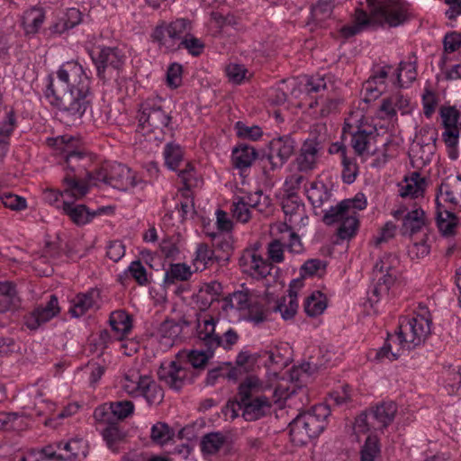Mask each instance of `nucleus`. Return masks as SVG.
Listing matches in <instances>:
<instances>
[{"label":"nucleus","instance_id":"obj_36","mask_svg":"<svg viewBox=\"0 0 461 461\" xmlns=\"http://www.w3.org/2000/svg\"><path fill=\"white\" fill-rule=\"evenodd\" d=\"M18 303L15 286L10 282L0 283V313H4Z\"/></svg>","mask_w":461,"mask_h":461},{"label":"nucleus","instance_id":"obj_35","mask_svg":"<svg viewBox=\"0 0 461 461\" xmlns=\"http://www.w3.org/2000/svg\"><path fill=\"white\" fill-rule=\"evenodd\" d=\"M227 438L221 432H210L201 439V450L206 455L216 454L226 443Z\"/></svg>","mask_w":461,"mask_h":461},{"label":"nucleus","instance_id":"obj_14","mask_svg":"<svg viewBox=\"0 0 461 461\" xmlns=\"http://www.w3.org/2000/svg\"><path fill=\"white\" fill-rule=\"evenodd\" d=\"M49 143L64 156L71 171H75L76 162L85 158V153L77 148V140L71 136H59L50 139Z\"/></svg>","mask_w":461,"mask_h":461},{"label":"nucleus","instance_id":"obj_42","mask_svg":"<svg viewBox=\"0 0 461 461\" xmlns=\"http://www.w3.org/2000/svg\"><path fill=\"white\" fill-rule=\"evenodd\" d=\"M289 431L291 440L298 446L305 445L312 438L298 416L290 422Z\"/></svg>","mask_w":461,"mask_h":461},{"label":"nucleus","instance_id":"obj_21","mask_svg":"<svg viewBox=\"0 0 461 461\" xmlns=\"http://www.w3.org/2000/svg\"><path fill=\"white\" fill-rule=\"evenodd\" d=\"M426 224V213L420 207H418L407 212L403 215L401 232L404 236H412L420 232Z\"/></svg>","mask_w":461,"mask_h":461},{"label":"nucleus","instance_id":"obj_46","mask_svg":"<svg viewBox=\"0 0 461 461\" xmlns=\"http://www.w3.org/2000/svg\"><path fill=\"white\" fill-rule=\"evenodd\" d=\"M215 348L194 349L188 353L187 360L194 368H203L213 356Z\"/></svg>","mask_w":461,"mask_h":461},{"label":"nucleus","instance_id":"obj_3","mask_svg":"<svg viewBox=\"0 0 461 461\" xmlns=\"http://www.w3.org/2000/svg\"><path fill=\"white\" fill-rule=\"evenodd\" d=\"M366 199L363 194H357L352 199H345L336 206L325 211L323 222L327 225L339 223L337 237L341 240L354 238L359 228L358 212L366 207Z\"/></svg>","mask_w":461,"mask_h":461},{"label":"nucleus","instance_id":"obj_4","mask_svg":"<svg viewBox=\"0 0 461 461\" xmlns=\"http://www.w3.org/2000/svg\"><path fill=\"white\" fill-rule=\"evenodd\" d=\"M90 56L97 77L104 82L117 78L127 59L124 50L117 46L98 45L90 51Z\"/></svg>","mask_w":461,"mask_h":461},{"label":"nucleus","instance_id":"obj_2","mask_svg":"<svg viewBox=\"0 0 461 461\" xmlns=\"http://www.w3.org/2000/svg\"><path fill=\"white\" fill-rule=\"evenodd\" d=\"M368 12L357 9L352 24L345 25L340 33L350 38L371 23L396 27L408 20L407 5L399 0H366Z\"/></svg>","mask_w":461,"mask_h":461},{"label":"nucleus","instance_id":"obj_23","mask_svg":"<svg viewBox=\"0 0 461 461\" xmlns=\"http://www.w3.org/2000/svg\"><path fill=\"white\" fill-rule=\"evenodd\" d=\"M262 391L261 381L257 376L249 375L240 384L235 398L242 404L256 397H262Z\"/></svg>","mask_w":461,"mask_h":461},{"label":"nucleus","instance_id":"obj_56","mask_svg":"<svg viewBox=\"0 0 461 461\" xmlns=\"http://www.w3.org/2000/svg\"><path fill=\"white\" fill-rule=\"evenodd\" d=\"M232 216L237 221L246 223L249 221L250 208L245 203L244 197H238L231 205Z\"/></svg>","mask_w":461,"mask_h":461},{"label":"nucleus","instance_id":"obj_45","mask_svg":"<svg viewBox=\"0 0 461 461\" xmlns=\"http://www.w3.org/2000/svg\"><path fill=\"white\" fill-rule=\"evenodd\" d=\"M372 137V131H366V130L361 129L353 133L351 138V146L357 155L363 156L367 151Z\"/></svg>","mask_w":461,"mask_h":461},{"label":"nucleus","instance_id":"obj_17","mask_svg":"<svg viewBox=\"0 0 461 461\" xmlns=\"http://www.w3.org/2000/svg\"><path fill=\"white\" fill-rule=\"evenodd\" d=\"M371 427L374 430H383L394 420L397 405L393 402H384L369 410Z\"/></svg>","mask_w":461,"mask_h":461},{"label":"nucleus","instance_id":"obj_28","mask_svg":"<svg viewBox=\"0 0 461 461\" xmlns=\"http://www.w3.org/2000/svg\"><path fill=\"white\" fill-rule=\"evenodd\" d=\"M109 322L116 340H122L131 330L130 316L123 311H116L111 313Z\"/></svg>","mask_w":461,"mask_h":461},{"label":"nucleus","instance_id":"obj_38","mask_svg":"<svg viewBox=\"0 0 461 461\" xmlns=\"http://www.w3.org/2000/svg\"><path fill=\"white\" fill-rule=\"evenodd\" d=\"M401 347L398 344V339L395 334L388 335L384 346L376 351L375 359L379 361L389 360L393 361L398 359L400 356Z\"/></svg>","mask_w":461,"mask_h":461},{"label":"nucleus","instance_id":"obj_51","mask_svg":"<svg viewBox=\"0 0 461 461\" xmlns=\"http://www.w3.org/2000/svg\"><path fill=\"white\" fill-rule=\"evenodd\" d=\"M15 127L14 113L10 111L7 113L6 120L0 125V149H5L9 144V138Z\"/></svg>","mask_w":461,"mask_h":461},{"label":"nucleus","instance_id":"obj_48","mask_svg":"<svg viewBox=\"0 0 461 461\" xmlns=\"http://www.w3.org/2000/svg\"><path fill=\"white\" fill-rule=\"evenodd\" d=\"M442 138L447 148L449 158L456 160L458 158L456 146L459 140V131L457 128L446 129L442 134Z\"/></svg>","mask_w":461,"mask_h":461},{"label":"nucleus","instance_id":"obj_22","mask_svg":"<svg viewBox=\"0 0 461 461\" xmlns=\"http://www.w3.org/2000/svg\"><path fill=\"white\" fill-rule=\"evenodd\" d=\"M99 308V292L97 290H90L86 294H80L73 300V305L69 312L74 317H80L89 310H96Z\"/></svg>","mask_w":461,"mask_h":461},{"label":"nucleus","instance_id":"obj_5","mask_svg":"<svg viewBox=\"0 0 461 461\" xmlns=\"http://www.w3.org/2000/svg\"><path fill=\"white\" fill-rule=\"evenodd\" d=\"M121 388L131 397H143L149 404L159 403L164 397L162 388L148 375L129 369L122 378Z\"/></svg>","mask_w":461,"mask_h":461},{"label":"nucleus","instance_id":"obj_32","mask_svg":"<svg viewBox=\"0 0 461 461\" xmlns=\"http://www.w3.org/2000/svg\"><path fill=\"white\" fill-rule=\"evenodd\" d=\"M307 198L314 208H321L331 197V192L322 182H312L306 189Z\"/></svg>","mask_w":461,"mask_h":461},{"label":"nucleus","instance_id":"obj_12","mask_svg":"<svg viewBox=\"0 0 461 461\" xmlns=\"http://www.w3.org/2000/svg\"><path fill=\"white\" fill-rule=\"evenodd\" d=\"M322 149L321 140L316 135H311L303 142L293 165L300 173L313 171L318 166Z\"/></svg>","mask_w":461,"mask_h":461},{"label":"nucleus","instance_id":"obj_10","mask_svg":"<svg viewBox=\"0 0 461 461\" xmlns=\"http://www.w3.org/2000/svg\"><path fill=\"white\" fill-rule=\"evenodd\" d=\"M397 262L395 256L386 255L375 263L374 274L377 282L372 289V295L369 297L372 303L379 302L384 295L388 294L391 285H393L396 279L394 264Z\"/></svg>","mask_w":461,"mask_h":461},{"label":"nucleus","instance_id":"obj_37","mask_svg":"<svg viewBox=\"0 0 461 461\" xmlns=\"http://www.w3.org/2000/svg\"><path fill=\"white\" fill-rule=\"evenodd\" d=\"M458 219L456 214L447 209L441 211L438 210L437 212V224L439 231L444 236H451L455 233L457 226Z\"/></svg>","mask_w":461,"mask_h":461},{"label":"nucleus","instance_id":"obj_19","mask_svg":"<svg viewBox=\"0 0 461 461\" xmlns=\"http://www.w3.org/2000/svg\"><path fill=\"white\" fill-rule=\"evenodd\" d=\"M240 266L247 267L252 276L267 277L271 274L272 264L264 259L257 251H248L240 259Z\"/></svg>","mask_w":461,"mask_h":461},{"label":"nucleus","instance_id":"obj_59","mask_svg":"<svg viewBox=\"0 0 461 461\" xmlns=\"http://www.w3.org/2000/svg\"><path fill=\"white\" fill-rule=\"evenodd\" d=\"M406 70V76L408 78V81L411 83L416 78V56L412 53L409 57V61L404 62L402 61L399 64V68L397 70V81L400 86H402L403 84L402 83L401 75L402 71Z\"/></svg>","mask_w":461,"mask_h":461},{"label":"nucleus","instance_id":"obj_43","mask_svg":"<svg viewBox=\"0 0 461 461\" xmlns=\"http://www.w3.org/2000/svg\"><path fill=\"white\" fill-rule=\"evenodd\" d=\"M103 438L104 441L106 442L107 447L113 451V452H118L119 451V445L121 442L123 441L124 434L118 426L114 425L113 423L111 425H108L104 430H103Z\"/></svg>","mask_w":461,"mask_h":461},{"label":"nucleus","instance_id":"obj_64","mask_svg":"<svg viewBox=\"0 0 461 461\" xmlns=\"http://www.w3.org/2000/svg\"><path fill=\"white\" fill-rule=\"evenodd\" d=\"M445 53H452L461 47V34L456 32L446 33L443 39Z\"/></svg>","mask_w":461,"mask_h":461},{"label":"nucleus","instance_id":"obj_15","mask_svg":"<svg viewBox=\"0 0 461 461\" xmlns=\"http://www.w3.org/2000/svg\"><path fill=\"white\" fill-rule=\"evenodd\" d=\"M330 410L326 405L314 406L312 411L298 415L312 438L318 437L326 427Z\"/></svg>","mask_w":461,"mask_h":461},{"label":"nucleus","instance_id":"obj_26","mask_svg":"<svg viewBox=\"0 0 461 461\" xmlns=\"http://www.w3.org/2000/svg\"><path fill=\"white\" fill-rule=\"evenodd\" d=\"M45 21V11L41 7H32L25 11L22 26L26 35H35L39 32L41 25Z\"/></svg>","mask_w":461,"mask_h":461},{"label":"nucleus","instance_id":"obj_53","mask_svg":"<svg viewBox=\"0 0 461 461\" xmlns=\"http://www.w3.org/2000/svg\"><path fill=\"white\" fill-rule=\"evenodd\" d=\"M253 300L248 291H237L227 299V305L238 311L247 310Z\"/></svg>","mask_w":461,"mask_h":461},{"label":"nucleus","instance_id":"obj_24","mask_svg":"<svg viewBox=\"0 0 461 461\" xmlns=\"http://www.w3.org/2000/svg\"><path fill=\"white\" fill-rule=\"evenodd\" d=\"M282 209L290 223L303 220L305 215L304 203L297 194H287L282 200Z\"/></svg>","mask_w":461,"mask_h":461},{"label":"nucleus","instance_id":"obj_27","mask_svg":"<svg viewBox=\"0 0 461 461\" xmlns=\"http://www.w3.org/2000/svg\"><path fill=\"white\" fill-rule=\"evenodd\" d=\"M258 153L253 146L240 144L232 150V161L235 167L244 170L251 167L258 158Z\"/></svg>","mask_w":461,"mask_h":461},{"label":"nucleus","instance_id":"obj_34","mask_svg":"<svg viewBox=\"0 0 461 461\" xmlns=\"http://www.w3.org/2000/svg\"><path fill=\"white\" fill-rule=\"evenodd\" d=\"M191 275L192 271L187 265L182 263L170 264L165 273L164 285L169 287L176 282L186 281L190 278Z\"/></svg>","mask_w":461,"mask_h":461},{"label":"nucleus","instance_id":"obj_58","mask_svg":"<svg viewBox=\"0 0 461 461\" xmlns=\"http://www.w3.org/2000/svg\"><path fill=\"white\" fill-rule=\"evenodd\" d=\"M180 49H185L189 54L196 57L203 51L204 44L200 39L190 33L179 43V50Z\"/></svg>","mask_w":461,"mask_h":461},{"label":"nucleus","instance_id":"obj_29","mask_svg":"<svg viewBox=\"0 0 461 461\" xmlns=\"http://www.w3.org/2000/svg\"><path fill=\"white\" fill-rule=\"evenodd\" d=\"M198 339L207 348H217L221 344V337L215 334V321L213 318L203 321L198 327Z\"/></svg>","mask_w":461,"mask_h":461},{"label":"nucleus","instance_id":"obj_60","mask_svg":"<svg viewBox=\"0 0 461 461\" xmlns=\"http://www.w3.org/2000/svg\"><path fill=\"white\" fill-rule=\"evenodd\" d=\"M0 201L5 207L15 211L22 210L26 207V201L24 198L9 192L1 193Z\"/></svg>","mask_w":461,"mask_h":461},{"label":"nucleus","instance_id":"obj_41","mask_svg":"<svg viewBox=\"0 0 461 461\" xmlns=\"http://www.w3.org/2000/svg\"><path fill=\"white\" fill-rule=\"evenodd\" d=\"M215 260L216 257L214 256V251L211 249L208 245L204 243L198 245L195 251V258H194V266L196 271H202L209 266H212Z\"/></svg>","mask_w":461,"mask_h":461},{"label":"nucleus","instance_id":"obj_33","mask_svg":"<svg viewBox=\"0 0 461 461\" xmlns=\"http://www.w3.org/2000/svg\"><path fill=\"white\" fill-rule=\"evenodd\" d=\"M63 193L75 199L83 198L89 191V185L83 180L77 179L70 173H67L63 178Z\"/></svg>","mask_w":461,"mask_h":461},{"label":"nucleus","instance_id":"obj_40","mask_svg":"<svg viewBox=\"0 0 461 461\" xmlns=\"http://www.w3.org/2000/svg\"><path fill=\"white\" fill-rule=\"evenodd\" d=\"M326 307V298L319 291L312 293L304 302V311L311 317L321 314Z\"/></svg>","mask_w":461,"mask_h":461},{"label":"nucleus","instance_id":"obj_50","mask_svg":"<svg viewBox=\"0 0 461 461\" xmlns=\"http://www.w3.org/2000/svg\"><path fill=\"white\" fill-rule=\"evenodd\" d=\"M380 453L376 437L368 436L360 451V461H375Z\"/></svg>","mask_w":461,"mask_h":461},{"label":"nucleus","instance_id":"obj_57","mask_svg":"<svg viewBox=\"0 0 461 461\" xmlns=\"http://www.w3.org/2000/svg\"><path fill=\"white\" fill-rule=\"evenodd\" d=\"M237 135L240 138L250 140H257L262 136V130L257 125L248 126L242 122H237L235 124Z\"/></svg>","mask_w":461,"mask_h":461},{"label":"nucleus","instance_id":"obj_54","mask_svg":"<svg viewBox=\"0 0 461 461\" xmlns=\"http://www.w3.org/2000/svg\"><path fill=\"white\" fill-rule=\"evenodd\" d=\"M124 275H130L140 285H146L149 283L147 270L140 260L132 261Z\"/></svg>","mask_w":461,"mask_h":461},{"label":"nucleus","instance_id":"obj_63","mask_svg":"<svg viewBox=\"0 0 461 461\" xmlns=\"http://www.w3.org/2000/svg\"><path fill=\"white\" fill-rule=\"evenodd\" d=\"M440 116L445 129L456 128L459 114L454 107H442Z\"/></svg>","mask_w":461,"mask_h":461},{"label":"nucleus","instance_id":"obj_44","mask_svg":"<svg viewBox=\"0 0 461 461\" xmlns=\"http://www.w3.org/2000/svg\"><path fill=\"white\" fill-rule=\"evenodd\" d=\"M165 164L171 170H176L183 158V151L178 144L168 142L164 149Z\"/></svg>","mask_w":461,"mask_h":461},{"label":"nucleus","instance_id":"obj_13","mask_svg":"<svg viewBox=\"0 0 461 461\" xmlns=\"http://www.w3.org/2000/svg\"><path fill=\"white\" fill-rule=\"evenodd\" d=\"M60 312L58 297L55 294L50 296L49 301L35 307L25 316L24 323L31 330L39 329L41 325L52 320Z\"/></svg>","mask_w":461,"mask_h":461},{"label":"nucleus","instance_id":"obj_62","mask_svg":"<svg viewBox=\"0 0 461 461\" xmlns=\"http://www.w3.org/2000/svg\"><path fill=\"white\" fill-rule=\"evenodd\" d=\"M446 386L450 388L449 393H458L461 391V366L447 372Z\"/></svg>","mask_w":461,"mask_h":461},{"label":"nucleus","instance_id":"obj_7","mask_svg":"<svg viewBox=\"0 0 461 461\" xmlns=\"http://www.w3.org/2000/svg\"><path fill=\"white\" fill-rule=\"evenodd\" d=\"M139 128L144 133L158 131L163 133L164 129L169 127L171 116L162 106V100L158 98L147 99L139 110Z\"/></svg>","mask_w":461,"mask_h":461},{"label":"nucleus","instance_id":"obj_18","mask_svg":"<svg viewBox=\"0 0 461 461\" xmlns=\"http://www.w3.org/2000/svg\"><path fill=\"white\" fill-rule=\"evenodd\" d=\"M64 213L77 226L89 223L92 220L104 212V208L90 211L85 204H76L64 201L62 203Z\"/></svg>","mask_w":461,"mask_h":461},{"label":"nucleus","instance_id":"obj_61","mask_svg":"<svg viewBox=\"0 0 461 461\" xmlns=\"http://www.w3.org/2000/svg\"><path fill=\"white\" fill-rule=\"evenodd\" d=\"M243 197L245 198V203L249 208L258 209L259 212H263L270 203L268 197L263 195L262 191H258L253 194Z\"/></svg>","mask_w":461,"mask_h":461},{"label":"nucleus","instance_id":"obj_8","mask_svg":"<svg viewBox=\"0 0 461 461\" xmlns=\"http://www.w3.org/2000/svg\"><path fill=\"white\" fill-rule=\"evenodd\" d=\"M431 320L421 315L404 319L395 333L401 348L411 349L420 345L430 333Z\"/></svg>","mask_w":461,"mask_h":461},{"label":"nucleus","instance_id":"obj_47","mask_svg":"<svg viewBox=\"0 0 461 461\" xmlns=\"http://www.w3.org/2000/svg\"><path fill=\"white\" fill-rule=\"evenodd\" d=\"M342 164V180L346 184H352L358 175V166L355 158H349L348 155H343L341 159Z\"/></svg>","mask_w":461,"mask_h":461},{"label":"nucleus","instance_id":"obj_1","mask_svg":"<svg viewBox=\"0 0 461 461\" xmlns=\"http://www.w3.org/2000/svg\"><path fill=\"white\" fill-rule=\"evenodd\" d=\"M45 93L51 105L70 117L80 120L91 105L90 77L77 61L64 63L57 71V80L49 77Z\"/></svg>","mask_w":461,"mask_h":461},{"label":"nucleus","instance_id":"obj_31","mask_svg":"<svg viewBox=\"0 0 461 461\" xmlns=\"http://www.w3.org/2000/svg\"><path fill=\"white\" fill-rule=\"evenodd\" d=\"M182 326L180 323L172 319H167L160 323L158 329V334L161 340L167 346H173L175 341L178 339L182 333Z\"/></svg>","mask_w":461,"mask_h":461},{"label":"nucleus","instance_id":"obj_20","mask_svg":"<svg viewBox=\"0 0 461 461\" xmlns=\"http://www.w3.org/2000/svg\"><path fill=\"white\" fill-rule=\"evenodd\" d=\"M272 406L271 400L267 396L256 397L241 404V416L246 421H255L265 417Z\"/></svg>","mask_w":461,"mask_h":461},{"label":"nucleus","instance_id":"obj_16","mask_svg":"<svg viewBox=\"0 0 461 461\" xmlns=\"http://www.w3.org/2000/svg\"><path fill=\"white\" fill-rule=\"evenodd\" d=\"M189 371L180 363L171 361L168 366H162L158 371V376L169 388L179 391L188 379Z\"/></svg>","mask_w":461,"mask_h":461},{"label":"nucleus","instance_id":"obj_11","mask_svg":"<svg viewBox=\"0 0 461 461\" xmlns=\"http://www.w3.org/2000/svg\"><path fill=\"white\" fill-rule=\"evenodd\" d=\"M295 140L290 135L274 138L268 144V152L263 154L260 159L270 165L271 170L281 168L294 154Z\"/></svg>","mask_w":461,"mask_h":461},{"label":"nucleus","instance_id":"obj_9","mask_svg":"<svg viewBox=\"0 0 461 461\" xmlns=\"http://www.w3.org/2000/svg\"><path fill=\"white\" fill-rule=\"evenodd\" d=\"M95 179L121 191H128L139 183L136 175L128 167L117 162L96 171Z\"/></svg>","mask_w":461,"mask_h":461},{"label":"nucleus","instance_id":"obj_55","mask_svg":"<svg viewBox=\"0 0 461 461\" xmlns=\"http://www.w3.org/2000/svg\"><path fill=\"white\" fill-rule=\"evenodd\" d=\"M109 409L113 420H123L133 412L134 405L131 401H119L111 402Z\"/></svg>","mask_w":461,"mask_h":461},{"label":"nucleus","instance_id":"obj_49","mask_svg":"<svg viewBox=\"0 0 461 461\" xmlns=\"http://www.w3.org/2000/svg\"><path fill=\"white\" fill-rule=\"evenodd\" d=\"M335 0H320L312 8V20L316 23H321L325 19L330 16L332 13V9L334 7Z\"/></svg>","mask_w":461,"mask_h":461},{"label":"nucleus","instance_id":"obj_6","mask_svg":"<svg viewBox=\"0 0 461 461\" xmlns=\"http://www.w3.org/2000/svg\"><path fill=\"white\" fill-rule=\"evenodd\" d=\"M192 21L187 18H176L170 23H163L152 32V39L165 51L174 52L179 50V43L191 33Z\"/></svg>","mask_w":461,"mask_h":461},{"label":"nucleus","instance_id":"obj_25","mask_svg":"<svg viewBox=\"0 0 461 461\" xmlns=\"http://www.w3.org/2000/svg\"><path fill=\"white\" fill-rule=\"evenodd\" d=\"M426 185V178L414 171L410 176L405 177L404 184L400 185V195L403 198H418L423 195Z\"/></svg>","mask_w":461,"mask_h":461},{"label":"nucleus","instance_id":"obj_30","mask_svg":"<svg viewBox=\"0 0 461 461\" xmlns=\"http://www.w3.org/2000/svg\"><path fill=\"white\" fill-rule=\"evenodd\" d=\"M247 310V321L254 323L255 325H259L265 322L271 312V309L265 298L253 300L250 302V304Z\"/></svg>","mask_w":461,"mask_h":461},{"label":"nucleus","instance_id":"obj_52","mask_svg":"<svg viewBox=\"0 0 461 461\" xmlns=\"http://www.w3.org/2000/svg\"><path fill=\"white\" fill-rule=\"evenodd\" d=\"M173 436L174 431L166 423L158 422L151 428V438L158 444L164 445L167 443Z\"/></svg>","mask_w":461,"mask_h":461},{"label":"nucleus","instance_id":"obj_39","mask_svg":"<svg viewBox=\"0 0 461 461\" xmlns=\"http://www.w3.org/2000/svg\"><path fill=\"white\" fill-rule=\"evenodd\" d=\"M298 309V301L295 294L283 297L280 301L276 302L273 307V312H279L285 321L291 320L294 317Z\"/></svg>","mask_w":461,"mask_h":461}]
</instances>
